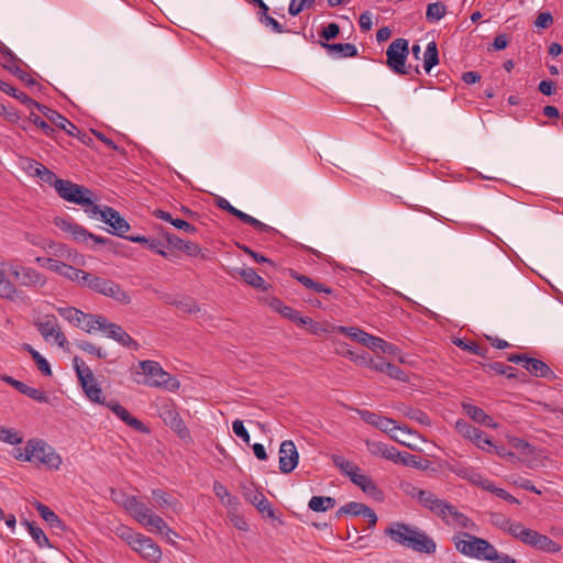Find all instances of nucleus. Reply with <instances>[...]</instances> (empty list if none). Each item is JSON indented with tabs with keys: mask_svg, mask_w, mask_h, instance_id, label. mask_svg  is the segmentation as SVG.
Masks as SVG:
<instances>
[{
	"mask_svg": "<svg viewBox=\"0 0 563 563\" xmlns=\"http://www.w3.org/2000/svg\"><path fill=\"white\" fill-rule=\"evenodd\" d=\"M56 311L75 327H80L81 322L85 321L86 313L75 307H57Z\"/></svg>",
	"mask_w": 563,
	"mask_h": 563,
	"instance_id": "obj_38",
	"label": "nucleus"
},
{
	"mask_svg": "<svg viewBox=\"0 0 563 563\" xmlns=\"http://www.w3.org/2000/svg\"><path fill=\"white\" fill-rule=\"evenodd\" d=\"M268 306L274 311L280 313L284 318H286L292 322H296L297 324L299 323V321L301 319V317L299 316V312L297 310L284 305L283 301L278 298H275V297L271 298L268 300Z\"/></svg>",
	"mask_w": 563,
	"mask_h": 563,
	"instance_id": "obj_34",
	"label": "nucleus"
},
{
	"mask_svg": "<svg viewBox=\"0 0 563 563\" xmlns=\"http://www.w3.org/2000/svg\"><path fill=\"white\" fill-rule=\"evenodd\" d=\"M463 409L473 421L489 428H497V423L482 408L471 404H463Z\"/></svg>",
	"mask_w": 563,
	"mask_h": 563,
	"instance_id": "obj_30",
	"label": "nucleus"
},
{
	"mask_svg": "<svg viewBox=\"0 0 563 563\" xmlns=\"http://www.w3.org/2000/svg\"><path fill=\"white\" fill-rule=\"evenodd\" d=\"M34 325L45 342L56 343L64 351L69 350L66 335L62 331L57 318L54 314H44L34 321Z\"/></svg>",
	"mask_w": 563,
	"mask_h": 563,
	"instance_id": "obj_6",
	"label": "nucleus"
},
{
	"mask_svg": "<svg viewBox=\"0 0 563 563\" xmlns=\"http://www.w3.org/2000/svg\"><path fill=\"white\" fill-rule=\"evenodd\" d=\"M446 526L453 529H467L471 531L476 530V525L463 512L454 506L450 519L446 520Z\"/></svg>",
	"mask_w": 563,
	"mask_h": 563,
	"instance_id": "obj_31",
	"label": "nucleus"
},
{
	"mask_svg": "<svg viewBox=\"0 0 563 563\" xmlns=\"http://www.w3.org/2000/svg\"><path fill=\"white\" fill-rule=\"evenodd\" d=\"M408 54V41L405 38L394 40L386 51V64L389 67V69L397 75H408L410 73V66L406 65Z\"/></svg>",
	"mask_w": 563,
	"mask_h": 563,
	"instance_id": "obj_8",
	"label": "nucleus"
},
{
	"mask_svg": "<svg viewBox=\"0 0 563 563\" xmlns=\"http://www.w3.org/2000/svg\"><path fill=\"white\" fill-rule=\"evenodd\" d=\"M21 525L26 527L30 536L40 548H53L45 532L34 522L24 520Z\"/></svg>",
	"mask_w": 563,
	"mask_h": 563,
	"instance_id": "obj_37",
	"label": "nucleus"
},
{
	"mask_svg": "<svg viewBox=\"0 0 563 563\" xmlns=\"http://www.w3.org/2000/svg\"><path fill=\"white\" fill-rule=\"evenodd\" d=\"M30 121L33 124H35L38 129H41L45 135L51 136L54 133V129L46 121H44L38 114L32 112L30 114Z\"/></svg>",
	"mask_w": 563,
	"mask_h": 563,
	"instance_id": "obj_62",
	"label": "nucleus"
},
{
	"mask_svg": "<svg viewBox=\"0 0 563 563\" xmlns=\"http://www.w3.org/2000/svg\"><path fill=\"white\" fill-rule=\"evenodd\" d=\"M439 64V53L435 42L428 43L423 53V68L427 73Z\"/></svg>",
	"mask_w": 563,
	"mask_h": 563,
	"instance_id": "obj_42",
	"label": "nucleus"
},
{
	"mask_svg": "<svg viewBox=\"0 0 563 563\" xmlns=\"http://www.w3.org/2000/svg\"><path fill=\"white\" fill-rule=\"evenodd\" d=\"M523 544L547 553H558L561 550L556 542L530 528L526 533Z\"/></svg>",
	"mask_w": 563,
	"mask_h": 563,
	"instance_id": "obj_20",
	"label": "nucleus"
},
{
	"mask_svg": "<svg viewBox=\"0 0 563 563\" xmlns=\"http://www.w3.org/2000/svg\"><path fill=\"white\" fill-rule=\"evenodd\" d=\"M333 464L341 471L342 474L346 475L350 479L353 473H357L361 468L354 463L345 460L342 455H332Z\"/></svg>",
	"mask_w": 563,
	"mask_h": 563,
	"instance_id": "obj_44",
	"label": "nucleus"
},
{
	"mask_svg": "<svg viewBox=\"0 0 563 563\" xmlns=\"http://www.w3.org/2000/svg\"><path fill=\"white\" fill-rule=\"evenodd\" d=\"M232 430L236 437L241 438L246 444L250 443V433L244 427L242 420H234L232 423Z\"/></svg>",
	"mask_w": 563,
	"mask_h": 563,
	"instance_id": "obj_63",
	"label": "nucleus"
},
{
	"mask_svg": "<svg viewBox=\"0 0 563 563\" xmlns=\"http://www.w3.org/2000/svg\"><path fill=\"white\" fill-rule=\"evenodd\" d=\"M0 379L2 382H5L10 386L14 387L21 394L30 397L31 399L38 401V402H47L48 397L46 393L38 388H33L24 384L23 382L16 380L13 377L9 375H0Z\"/></svg>",
	"mask_w": 563,
	"mask_h": 563,
	"instance_id": "obj_21",
	"label": "nucleus"
},
{
	"mask_svg": "<svg viewBox=\"0 0 563 563\" xmlns=\"http://www.w3.org/2000/svg\"><path fill=\"white\" fill-rule=\"evenodd\" d=\"M336 331L351 338L352 340H354L355 342H358L361 344H363V341L365 339V335L367 332H365L364 330L360 329V328H356V327H344V325H340L336 328Z\"/></svg>",
	"mask_w": 563,
	"mask_h": 563,
	"instance_id": "obj_50",
	"label": "nucleus"
},
{
	"mask_svg": "<svg viewBox=\"0 0 563 563\" xmlns=\"http://www.w3.org/2000/svg\"><path fill=\"white\" fill-rule=\"evenodd\" d=\"M456 550L470 558L488 561L495 556V547L487 540L461 532L453 537Z\"/></svg>",
	"mask_w": 563,
	"mask_h": 563,
	"instance_id": "obj_4",
	"label": "nucleus"
},
{
	"mask_svg": "<svg viewBox=\"0 0 563 563\" xmlns=\"http://www.w3.org/2000/svg\"><path fill=\"white\" fill-rule=\"evenodd\" d=\"M243 496L249 503L255 506L258 501L263 500L264 494L260 492L257 488L244 486Z\"/></svg>",
	"mask_w": 563,
	"mask_h": 563,
	"instance_id": "obj_59",
	"label": "nucleus"
},
{
	"mask_svg": "<svg viewBox=\"0 0 563 563\" xmlns=\"http://www.w3.org/2000/svg\"><path fill=\"white\" fill-rule=\"evenodd\" d=\"M309 508L313 511L320 512L331 509L335 506V499L325 496H313L309 500Z\"/></svg>",
	"mask_w": 563,
	"mask_h": 563,
	"instance_id": "obj_45",
	"label": "nucleus"
},
{
	"mask_svg": "<svg viewBox=\"0 0 563 563\" xmlns=\"http://www.w3.org/2000/svg\"><path fill=\"white\" fill-rule=\"evenodd\" d=\"M23 347L31 354L41 373L44 376H52V369L48 361L44 356H42L35 349H33L30 344H24Z\"/></svg>",
	"mask_w": 563,
	"mask_h": 563,
	"instance_id": "obj_43",
	"label": "nucleus"
},
{
	"mask_svg": "<svg viewBox=\"0 0 563 563\" xmlns=\"http://www.w3.org/2000/svg\"><path fill=\"white\" fill-rule=\"evenodd\" d=\"M523 367L533 376L547 378L549 380L555 379L554 372L541 360L528 357Z\"/></svg>",
	"mask_w": 563,
	"mask_h": 563,
	"instance_id": "obj_28",
	"label": "nucleus"
},
{
	"mask_svg": "<svg viewBox=\"0 0 563 563\" xmlns=\"http://www.w3.org/2000/svg\"><path fill=\"white\" fill-rule=\"evenodd\" d=\"M395 543L419 553L433 554L437 551L435 541L418 527L404 522H391L385 530Z\"/></svg>",
	"mask_w": 563,
	"mask_h": 563,
	"instance_id": "obj_2",
	"label": "nucleus"
},
{
	"mask_svg": "<svg viewBox=\"0 0 563 563\" xmlns=\"http://www.w3.org/2000/svg\"><path fill=\"white\" fill-rule=\"evenodd\" d=\"M510 520H511L510 518L506 517L504 514H500V512H490L489 514V522L494 527L500 529L504 532H506Z\"/></svg>",
	"mask_w": 563,
	"mask_h": 563,
	"instance_id": "obj_57",
	"label": "nucleus"
},
{
	"mask_svg": "<svg viewBox=\"0 0 563 563\" xmlns=\"http://www.w3.org/2000/svg\"><path fill=\"white\" fill-rule=\"evenodd\" d=\"M34 507L40 514L41 518L49 525L52 528H56L59 530H65L64 522L59 519V517L46 505L35 501Z\"/></svg>",
	"mask_w": 563,
	"mask_h": 563,
	"instance_id": "obj_33",
	"label": "nucleus"
},
{
	"mask_svg": "<svg viewBox=\"0 0 563 563\" xmlns=\"http://www.w3.org/2000/svg\"><path fill=\"white\" fill-rule=\"evenodd\" d=\"M29 452L31 461L45 465L49 470H58L62 465V457L53 446L41 439L29 440Z\"/></svg>",
	"mask_w": 563,
	"mask_h": 563,
	"instance_id": "obj_7",
	"label": "nucleus"
},
{
	"mask_svg": "<svg viewBox=\"0 0 563 563\" xmlns=\"http://www.w3.org/2000/svg\"><path fill=\"white\" fill-rule=\"evenodd\" d=\"M164 421L181 438L189 437V430L179 413L172 407H165L161 413Z\"/></svg>",
	"mask_w": 563,
	"mask_h": 563,
	"instance_id": "obj_26",
	"label": "nucleus"
},
{
	"mask_svg": "<svg viewBox=\"0 0 563 563\" xmlns=\"http://www.w3.org/2000/svg\"><path fill=\"white\" fill-rule=\"evenodd\" d=\"M367 506L362 504V503H356V501H350L347 504H345L344 506H342L338 512H336V516H341V515H352V516H363V512L365 510Z\"/></svg>",
	"mask_w": 563,
	"mask_h": 563,
	"instance_id": "obj_51",
	"label": "nucleus"
},
{
	"mask_svg": "<svg viewBox=\"0 0 563 563\" xmlns=\"http://www.w3.org/2000/svg\"><path fill=\"white\" fill-rule=\"evenodd\" d=\"M101 221L107 223L111 234L123 238L124 234L130 230L128 221L121 217V214L111 207H104L101 214Z\"/></svg>",
	"mask_w": 563,
	"mask_h": 563,
	"instance_id": "obj_19",
	"label": "nucleus"
},
{
	"mask_svg": "<svg viewBox=\"0 0 563 563\" xmlns=\"http://www.w3.org/2000/svg\"><path fill=\"white\" fill-rule=\"evenodd\" d=\"M100 320V331H102L107 338L112 339L122 346L130 347L134 351L139 350L140 344L133 340L121 325L110 322L108 319Z\"/></svg>",
	"mask_w": 563,
	"mask_h": 563,
	"instance_id": "obj_15",
	"label": "nucleus"
},
{
	"mask_svg": "<svg viewBox=\"0 0 563 563\" xmlns=\"http://www.w3.org/2000/svg\"><path fill=\"white\" fill-rule=\"evenodd\" d=\"M446 13V8L441 2H433L428 4L426 11V19L429 22H437L441 20Z\"/></svg>",
	"mask_w": 563,
	"mask_h": 563,
	"instance_id": "obj_48",
	"label": "nucleus"
},
{
	"mask_svg": "<svg viewBox=\"0 0 563 563\" xmlns=\"http://www.w3.org/2000/svg\"><path fill=\"white\" fill-rule=\"evenodd\" d=\"M236 273L247 285L262 290L267 289L265 280L255 272V269L251 267L240 268L236 269Z\"/></svg>",
	"mask_w": 563,
	"mask_h": 563,
	"instance_id": "obj_36",
	"label": "nucleus"
},
{
	"mask_svg": "<svg viewBox=\"0 0 563 563\" xmlns=\"http://www.w3.org/2000/svg\"><path fill=\"white\" fill-rule=\"evenodd\" d=\"M0 89L4 93L18 99L19 101H21L23 104L27 106L29 108H32V107L36 108V104H40L38 102H36L35 100L30 98L26 93L19 91L14 87H12L10 84L4 82L1 79H0Z\"/></svg>",
	"mask_w": 563,
	"mask_h": 563,
	"instance_id": "obj_41",
	"label": "nucleus"
},
{
	"mask_svg": "<svg viewBox=\"0 0 563 563\" xmlns=\"http://www.w3.org/2000/svg\"><path fill=\"white\" fill-rule=\"evenodd\" d=\"M384 339L366 333L363 345L376 352L382 347Z\"/></svg>",
	"mask_w": 563,
	"mask_h": 563,
	"instance_id": "obj_64",
	"label": "nucleus"
},
{
	"mask_svg": "<svg viewBox=\"0 0 563 563\" xmlns=\"http://www.w3.org/2000/svg\"><path fill=\"white\" fill-rule=\"evenodd\" d=\"M168 305L176 306L180 311L187 313H196L200 309L192 298H181L178 301H168Z\"/></svg>",
	"mask_w": 563,
	"mask_h": 563,
	"instance_id": "obj_56",
	"label": "nucleus"
},
{
	"mask_svg": "<svg viewBox=\"0 0 563 563\" xmlns=\"http://www.w3.org/2000/svg\"><path fill=\"white\" fill-rule=\"evenodd\" d=\"M482 488L485 489V490H488V492H490L493 494H495L497 497H499V498H501V499H504L506 501H509V503L516 504V505L519 504V500L516 497H514L507 490H505L503 488H499V487H496L494 485V483L490 482L488 478L485 481V483H484Z\"/></svg>",
	"mask_w": 563,
	"mask_h": 563,
	"instance_id": "obj_47",
	"label": "nucleus"
},
{
	"mask_svg": "<svg viewBox=\"0 0 563 563\" xmlns=\"http://www.w3.org/2000/svg\"><path fill=\"white\" fill-rule=\"evenodd\" d=\"M76 345L84 352L91 354L98 358H106L107 352L101 347L88 341H79Z\"/></svg>",
	"mask_w": 563,
	"mask_h": 563,
	"instance_id": "obj_54",
	"label": "nucleus"
},
{
	"mask_svg": "<svg viewBox=\"0 0 563 563\" xmlns=\"http://www.w3.org/2000/svg\"><path fill=\"white\" fill-rule=\"evenodd\" d=\"M4 67L10 73L15 75L19 79L24 81L26 85H29V86L35 85L36 81L27 73H25L23 69H21L20 67L15 66V65H4Z\"/></svg>",
	"mask_w": 563,
	"mask_h": 563,
	"instance_id": "obj_61",
	"label": "nucleus"
},
{
	"mask_svg": "<svg viewBox=\"0 0 563 563\" xmlns=\"http://www.w3.org/2000/svg\"><path fill=\"white\" fill-rule=\"evenodd\" d=\"M62 276L79 286L87 287L91 274L67 264L65 271L62 272Z\"/></svg>",
	"mask_w": 563,
	"mask_h": 563,
	"instance_id": "obj_39",
	"label": "nucleus"
},
{
	"mask_svg": "<svg viewBox=\"0 0 563 563\" xmlns=\"http://www.w3.org/2000/svg\"><path fill=\"white\" fill-rule=\"evenodd\" d=\"M299 454L291 440L283 441L279 446V470L288 474L298 465Z\"/></svg>",
	"mask_w": 563,
	"mask_h": 563,
	"instance_id": "obj_17",
	"label": "nucleus"
},
{
	"mask_svg": "<svg viewBox=\"0 0 563 563\" xmlns=\"http://www.w3.org/2000/svg\"><path fill=\"white\" fill-rule=\"evenodd\" d=\"M455 429L465 439L472 441L478 449L489 451L493 448L492 440L486 437L482 430L473 427L465 420H457L455 422Z\"/></svg>",
	"mask_w": 563,
	"mask_h": 563,
	"instance_id": "obj_16",
	"label": "nucleus"
},
{
	"mask_svg": "<svg viewBox=\"0 0 563 563\" xmlns=\"http://www.w3.org/2000/svg\"><path fill=\"white\" fill-rule=\"evenodd\" d=\"M214 203L218 208L229 212L230 214L236 217L239 220H241L243 223H246V224H250L252 225L257 232H261V233H267V234H275V233H278V231L257 220L256 218L236 209L235 207H233L225 198L221 197V196H217L214 198Z\"/></svg>",
	"mask_w": 563,
	"mask_h": 563,
	"instance_id": "obj_11",
	"label": "nucleus"
},
{
	"mask_svg": "<svg viewBox=\"0 0 563 563\" xmlns=\"http://www.w3.org/2000/svg\"><path fill=\"white\" fill-rule=\"evenodd\" d=\"M412 497L426 509L432 512L434 516L437 512H441V506H444V499L439 498L434 493L424 489H418L412 494Z\"/></svg>",
	"mask_w": 563,
	"mask_h": 563,
	"instance_id": "obj_24",
	"label": "nucleus"
},
{
	"mask_svg": "<svg viewBox=\"0 0 563 563\" xmlns=\"http://www.w3.org/2000/svg\"><path fill=\"white\" fill-rule=\"evenodd\" d=\"M56 191L64 200L79 206L89 203L90 196H93V192L90 189L64 179L57 181Z\"/></svg>",
	"mask_w": 563,
	"mask_h": 563,
	"instance_id": "obj_12",
	"label": "nucleus"
},
{
	"mask_svg": "<svg viewBox=\"0 0 563 563\" xmlns=\"http://www.w3.org/2000/svg\"><path fill=\"white\" fill-rule=\"evenodd\" d=\"M106 407L109 408L122 422H124L133 430L144 434L150 433V428L146 427L141 420L133 417L119 401L110 400L106 404Z\"/></svg>",
	"mask_w": 563,
	"mask_h": 563,
	"instance_id": "obj_18",
	"label": "nucleus"
},
{
	"mask_svg": "<svg viewBox=\"0 0 563 563\" xmlns=\"http://www.w3.org/2000/svg\"><path fill=\"white\" fill-rule=\"evenodd\" d=\"M100 319L107 318L100 314L86 313L85 321L81 322V325L79 328L86 331L87 333H91L97 329L100 330Z\"/></svg>",
	"mask_w": 563,
	"mask_h": 563,
	"instance_id": "obj_55",
	"label": "nucleus"
},
{
	"mask_svg": "<svg viewBox=\"0 0 563 563\" xmlns=\"http://www.w3.org/2000/svg\"><path fill=\"white\" fill-rule=\"evenodd\" d=\"M167 242L176 250H180L189 256H198L201 253V249L198 244L185 241L175 234L167 235Z\"/></svg>",
	"mask_w": 563,
	"mask_h": 563,
	"instance_id": "obj_32",
	"label": "nucleus"
},
{
	"mask_svg": "<svg viewBox=\"0 0 563 563\" xmlns=\"http://www.w3.org/2000/svg\"><path fill=\"white\" fill-rule=\"evenodd\" d=\"M55 224L62 231L69 233L73 236V239L79 243H86L88 242V240H92L96 244H106L108 241L102 236L90 233L82 225L73 222L68 219L56 218Z\"/></svg>",
	"mask_w": 563,
	"mask_h": 563,
	"instance_id": "obj_14",
	"label": "nucleus"
},
{
	"mask_svg": "<svg viewBox=\"0 0 563 563\" xmlns=\"http://www.w3.org/2000/svg\"><path fill=\"white\" fill-rule=\"evenodd\" d=\"M376 428H378L379 430L387 432V433H391L396 430H399L401 433H407V434L411 433V431L408 427L397 426L395 420L387 418V417H383V416H380Z\"/></svg>",
	"mask_w": 563,
	"mask_h": 563,
	"instance_id": "obj_46",
	"label": "nucleus"
},
{
	"mask_svg": "<svg viewBox=\"0 0 563 563\" xmlns=\"http://www.w3.org/2000/svg\"><path fill=\"white\" fill-rule=\"evenodd\" d=\"M36 109H38L49 122H52L57 128L64 130L68 135L80 139L81 142L85 144L88 143L87 140H90V137L86 133H82L78 126H76L73 122H70L68 119H66L57 111L44 104H36Z\"/></svg>",
	"mask_w": 563,
	"mask_h": 563,
	"instance_id": "obj_13",
	"label": "nucleus"
},
{
	"mask_svg": "<svg viewBox=\"0 0 563 563\" xmlns=\"http://www.w3.org/2000/svg\"><path fill=\"white\" fill-rule=\"evenodd\" d=\"M25 169L31 176L40 178L43 183L53 186L55 189L57 188V181L62 180L51 169L34 159L26 162Z\"/></svg>",
	"mask_w": 563,
	"mask_h": 563,
	"instance_id": "obj_22",
	"label": "nucleus"
},
{
	"mask_svg": "<svg viewBox=\"0 0 563 563\" xmlns=\"http://www.w3.org/2000/svg\"><path fill=\"white\" fill-rule=\"evenodd\" d=\"M139 366L141 372H137V375H144V379H137V384L168 391H177L179 389V380L167 373L158 362L151 360L140 361Z\"/></svg>",
	"mask_w": 563,
	"mask_h": 563,
	"instance_id": "obj_3",
	"label": "nucleus"
},
{
	"mask_svg": "<svg viewBox=\"0 0 563 563\" xmlns=\"http://www.w3.org/2000/svg\"><path fill=\"white\" fill-rule=\"evenodd\" d=\"M141 525L147 527L151 531H155L159 534H163L165 537H169L170 534L176 536V532H174L165 522V520L155 515L153 511L146 516V518L141 522Z\"/></svg>",
	"mask_w": 563,
	"mask_h": 563,
	"instance_id": "obj_29",
	"label": "nucleus"
},
{
	"mask_svg": "<svg viewBox=\"0 0 563 563\" xmlns=\"http://www.w3.org/2000/svg\"><path fill=\"white\" fill-rule=\"evenodd\" d=\"M23 438L18 431L5 427H0V441L16 445L20 444Z\"/></svg>",
	"mask_w": 563,
	"mask_h": 563,
	"instance_id": "obj_52",
	"label": "nucleus"
},
{
	"mask_svg": "<svg viewBox=\"0 0 563 563\" xmlns=\"http://www.w3.org/2000/svg\"><path fill=\"white\" fill-rule=\"evenodd\" d=\"M73 367L81 384L86 396L93 402L106 406L108 402L102 394V389L96 382L95 375L90 367L78 356L73 358Z\"/></svg>",
	"mask_w": 563,
	"mask_h": 563,
	"instance_id": "obj_5",
	"label": "nucleus"
},
{
	"mask_svg": "<svg viewBox=\"0 0 563 563\" xmlns=\"http://www.w3.org/2000/svg\"><path fill=\"white\" fill-rule=\"evenodd\" d=\"M152 496L155 504L162 509L172 508L174 511L180 509V503L162 489H153Z\"/></svg>",
	"mask_w": 563,
	"mask_h": 563,
	"instance_id": "obj_35",
	"label": "nucleus"
},
{
	"mask_svg": "<svg viewBox=\"0 0 563 563\" xmlns=\"http://www.w3.org/2000/svg\"><path fill=\"white\" fill-rule=\"evenodd\" d=\"M385 374L388 375L390 378L399 380V382H407L408 376L407 374L398 366L391 364L388 362V365L385 367Z\"/></svg>",
	"mask_w": 563,
	"mask_h": 563,
	"instance_id": "obj_60",
	"label": "nucleus"
},
{
	"mask_svg": "<svg viewBox=\"0 0 563 563\" xmlns=\"http://www.w3.org/2000/svg\"><path fill=\"white\" fill-rule=\"evenodd\" d=\"M320 45L327 49L329 56L333 58L340 57H354L357 55V48L351 43H335L330 44L327 42H320Z\"/></svg>",
	"mask_w": 563,
	"mask_h": 563,
	"instance_id": "obj_27",
	"label": "nucleus"
},
{
	"mask_svg": "<svg viewBox=\"0 0 563 563\" xmlns=\"http://www.w3.org/2000/svg\"><path fill=\"white\" fill-rule=\"evenodd\" d=\"M446 468H448V471H450L451 473H454L459 477L466 479L479 487H483L485 481L487 479L481 473H478L475 468L460 464V463L448 464Z\"/></svg>",
	"mask_w": 563,
	"mask_h": 563,
	"instance_id": "obj_25",
	"label": "nucleus"
},
{
	"mask_svg": "<svg viewBox=\"0 0 563 563\" xmlns=\"http://www.w3.org/2000/svg\"><path fill=\"white\" fill-rule=\"evenodd\" d=\"M378 452L380 453V455L384 459L393 461L395 463L399 462V459H400V455H401V452H399L396 448L388 446V445H385V444H379L378 445Z\"/></svg>",
	"mask_w": 563,
	"mask_h": 563,
	"instance_id": "obj_58",
	"label": "nucleus"
},
{
	"mask_svg": "<svg viewBox=\"0 0 563 563\" xmlns=\"http://www.w3.org/2000/svg\"><path fill=\"white\" fill-rule=\"evenodd\" d=\"M126 541L128 544L145 560L157 562L162 556L159 547L150 537L129 532Z\"/></svg>",
	"mask_w": 563,
	"mask_h": 563,
	"instance_id": "obj_10",
	"label": "nucleus"
},
{
	"mask_svg": "<svg viewBox=\"0 0 563 563\" xmlns=\"http://www.w3.org/2000/svg\"><path fill=\"white\" fill-rule=\"evenodd\" d=\"M399 464L405 466H410L417 470H424L427 468V464L423 462V460L415 454L408 453V452H401Z\"/></svg>",
	"mask_w": 563,
	"mask_h": 563,
	"instance_id": "obj_49",
	"label": "nucleus"
},
{
	"mask_svg": "<svg viewBox=\"0 0 563 563\" xmlns=\"http://www.w3.org/2000/svg\"><path fill=\"white\" fill-rule=\"evenodd\" d=\"M528 529L521 522L510 520L506 533L523 543Z\"/></svg>",
	"mask_w": 563,
	"mask_h": 563,
	"instance_id": "obj_53",
	"label": "nucleus"
},
{
	"mask_svg": "<svg viewBox=\"0 0 563 563\" xmlns=\"http://www.w3.org/2000/svg\"><path fill=\"white\" fill-rule=\"evenodd\" d=\"M354 485L360 487L365 494L373 497L376 500H382L383 493L374 483V481L362 473L361 470L357 473L352 474V478L350 479Z\"/></svg>",
	"mask_w": 563,
	"mask_h": 563,
	"instance_id": "obj_23",
	"label": "nucleus"
},
{
	"mask_svg": "<svg viewBox=\"0 0 563 563\" xmlns=\"http://www.w3.org/2000/svg\"><path fill=\"white\" fill-rule=\"evenodd\" d=\"M87 288L109 297L122 305H130L132 301L131 296L125 290H123L119 284L110 279L91 275Z\"/></svg>",
	"mask_w": 563,
	"mask_h": 563,
	"instance_id": "obj_9",
	"label": "nucleus"
},
{
	"mask_svg": "<svg viewBox=\"0 0 563 563\" xmlns=\"http://www.w3.org/2000/svg\"><path fill=\"white\" fill-rule=\"evenodd\" d=\"M47 277L32 266L0 261V297L9 301L23 299L20 287L37 291L47 285Z\"/></svg>",
	"mask_w": 563,
	"mask_h": 563,
	"instance_id": "obj_1",
	"label": "nucleus"
},
{
	"mask_svg": "<svg viewBox=\"0 0 563 563\" xmlns=\"http://www.w3.org/2000/svg\"><path fill=\"white\" fill-rule=\"evenodd\" d=\"M399 411L405 417L409 418L410 420L416 421L417 423H419L421 426H424V427L431 426V419L429 418V416L424 411H422L418 408L402 405L401 407H399Z\"/></svg>",
	"mask_w": 563,
	"mask_h": 563,
	"instance_id": "obj_40",
	"label": "nucleus"
}]
</instances>
